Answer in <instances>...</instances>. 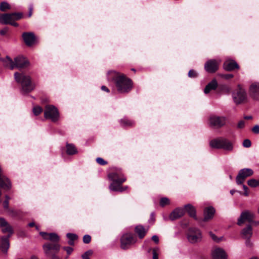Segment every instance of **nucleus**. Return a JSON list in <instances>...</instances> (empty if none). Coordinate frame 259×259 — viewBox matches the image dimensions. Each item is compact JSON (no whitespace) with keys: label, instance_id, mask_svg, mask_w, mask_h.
I'll list each match as a JSON object with an SVG mask.
<instances>
[{"label":"nucleus","instance_id":"obj_1","mask_svg":"<svg viewBox=\"0 0 259 259\" xmlns=\"http://www.w3.org/2000/svg\"><path fill=\"white\" fill-rule=\"evenodd\" d=\"M108 78L115 81L117 91L121 94L129 92L133 88L131 79L126 77L124 74L115 71L108 72Z\"/></svg>","mask_w":259,"mask_h":259},{"label":"nucleus","instance_id":"obj_2","mask_svg":"<svg viewBox=\"0 0 259 259\" xmlns=\"http://www.w3.org/2000/svg\"><path fill=\"white\" fill-rule=\"evenodd\" d=\"M14 78L16 81L21 85L22 94H28L34 90L35 84L32 81L30 76L24 73L15 72Z\"/></svg>","mask_w":259,"mask_h":259},{"label":"nucleus","instance_id":"obj_3","mask_svg":"<svg viewBox=\"0 0 259 259\" xmlns=\"http://www.w3.org/2000/svg\"><path fill=\"white\" fill-rule=\"evenodd\" d=\"M209 145L211 148L222 149L228 152L232 151L234 148L233 144L231 141L222 137L211 140Z\"/></svg>","mask_w":259,"mask_h":259},{"label":"nucleus","instance_id":"obj_4","mask_svg":"<svg viewBox=\"0 0 259 259\" xmlns=\"http://www.w3.org/2000/svg\"><path fill=\"white\" fill-rule=\"evenodd\" d=\"M202 238L200 230L196 228H191L187 233V239L191 243L201 241Z\"/></svg>","mask_w":259,"mask_h":259},{"label":"nucleus","instance_id":"obj_5","mask_svg":"<svg viewBox=\"0 0 259 259\" xmlns=\"http://www.w3.org/2000/svg\"><path fill=\"white\" fill-rule=\"evenodd\" d=\"M44 116L46 119H49L54 122L57 121L59 117L58 109L52 105L46 106Z\"/></svg>","mask_w":259,"mask_h":259},{"label":"nucleus","instance_id":"obj_6","mask_svg":"<svg viewBox=\"0 0 259 259\" xmlns=\"http://www.w3.org/2000/svg\"><path fill=\"white\" fill-rule=\"evenodd\" d=\"M227 118L225 116H219L215 115H210L208 119L209 125L217 128H220L226 124Z\"/></svg>","mask_w":259,"mask_h":259},{"label":"nucleus","instance_id":"obj_7","mask_svg":"<svg viewBox=\"0 0 259 259\" xmlns=\"http://www.w3.org/2000/svg\"><path fill=\"white\" fill-rule=\"evenodd\" d=\"M137 238L132 233H125L124 234L120 239L121 247L122 249H126L129 247L136 243Z\"/></svg>","mask_w":259,"mask_h":259},{"label":"nucleus","instance_id":"obj_8","mask_svg":"<svg viewBox=\"0 0 259 259\" xmlns=\"http://www.w3.org/2000/svg\"><path fill=\"white\" fill-rule=\"evenodd\" d=\"M232 98L236 104H241L246 99V92L240 85H238L237 89L232 93Z\"/></svg>","mask_w":259,"mask_h":259},{"label":"nucleus","instance_id":"obj_9","mask_svg":"<svg viewBox=\"0 0 259 259\" xmlns=\"http://www.w3.org/2000/svg\"><path fill=\"white\" fill-rule=\"evenodd\" d=\"M22 17L21 13L4 14L0 15V23L3 24H10L12 21L20 19Z\"/></svg>","mask_w":259,"mask_h":259},{"label":"nucleus","instance_id":"obj_10","mask_svg":"<svg viewBox=\"0 0 259 259\" xmlns=\"http://www.w3.org/2000/svg\"><path fill=\"white\" fill-rule=\"evenodd\" d=\"M253 174L252 169L251 168H243L239 170L238 175L236 178V181L237 185H241L246 178L252 176Z\"/></svg>","mask_w":259,"mask_h":259},{"label":"nucleus","instance_id":"obj_11","mask_svg":"<svg viewBox=\"0 0 259 259\" xmlns=\"http://www.w3.org/2000/svg\"><path fill=\"white\" fill-rule=\"evenodd\" d=\"M254 218V214L253 212L249 210H245L241 213L240 217L238 219L237 224L239 226H241L246 221L249 223L252 222Z\"/></svg>","mask_w":259,"mask_h":259},{"label":"nucleus","instance_id":"obj_12","mask_svg":"<svg viewBox=\"0 0 259 259\" xmlns=\"http://www.w3.org/2000/svg\"><path fill=\"white\" fill-rule=\"evenodd\" d=\"M221 60H209L204 64L205 71L209 73H214L218 70Z\"/></svg>","mask_w":259,"mask_h":259},{"label":"nucleus","instance_id":"obj_13","mask_svg":"<svg viewBox=\"0 0 259 259\" xmlns=\"http://www.w3.org/2000/svg\"><path fill=\"white\" fill-rule=\"evenodd\" d=\"M212 259H227L228 255L225 250L220 247L212 249L211 252Z\"/></svg>","mask_w":259,"mask_h":259},{"label":"nucleus","instance_id":"obj_14","mask_svg":"<svg viewBox=\"0 0 259 259\" xmlns=\"http://www.w3.org/2000/svg\"><path fill=\"white\" fill-rule=\"evenodd\" d=\"M249 93L254 100L259 101V82L252 83L250 85Z\"/></svg>","mask_w":259,"mask_h":259},{"label":"nucleus","instance_id":"obj_15","mask_svg":"<svg viewBox=\"0 0 259 259\" xmlns=\"http://www.w3.org/2000/svg\"><path fill=\"white\" fill-rule=\"evenodd\" d=\"M108 178L113 182L121 184L125 181L126 179L120 172H113L108 175Z\"/></svg>","mask_w":259,"mask_h":259},{"label":"nucleus","instance_id":"obj_16","mask_svg":"<svg viewBox=\"0 0 259 259\" xmlns=\"http://www.w3.org/2000/svg\"><path fill=\"white\" fill-rule=\"evenodd\" d=\"M25 44L28 46H31L34 44L35 37L33 32H24L22 35Z\"/></svg>","mask_w":259,"mask_h":259},{"label":"nucleus","instance_id":"obj_17","mask_svg":"<svg viewBox=\"0 0 259 259\" xmlns=\"http://www.w3.org/2000/svg\"><path fill=\"white\" fill-rule=\"evenodd\" d=\"M44 252L47 255H51V250H54L58 251L60 249V245L57 243H47L43 245Z\"/></svg>","mask_w":259,"mask_h":259},{"label":"nucleus","instance_id":"obj_18","mask_svg":"<svg viewBox=\"0 0 259 259\" xmlns=\"http://www.w3.org/2000/svg\"><path fill=\"white\" fill-rule=\"evenodd\" d=\"M15 68H22L29 65L28 61L21 56L16 57L14 59Z\"/></svg>","mask_w":259,"mask_h":259},{"label":"nucleus","instance_id":"obj_19","mask_svg":"<svg viewBox=\"0 0 259 259\" xmlns=\"http://www.w3.org/2000/svg\"><path fill=\"white\" fill-rule=\"evenodd\" d=\"M0 227L3 233H8L9 236L13 233V230L11 226H10L5 219L0 218Z\"/></svg>","mask_w":259,"mask_h":259},{"label":"nucleus","instance_id":"obj_20","mask_svg":"<svg viewBox=\"0 0 259 259\" xmlns=\"http://www.w3.org/2000/svg\"><path fill=\"white\" fill-rule=\"evenodd\" d=\"M185 209L183 208H177L173 210L169 215V219L174 221L179 219L185 214Z\"/></svg>","mask_w":259,"mask_h":259},{"label":"nucleus","instance_id":"obj_21","mask_svg":"<svg viewBox=\"0 0 259 259\" xmlns=\"http://www.w3.org/2000/svg\"><path fill=\"white\" fill-rule=\"evenodd\" d=\"M40 235L45 240H49L53 242H58L59 240V236L55 233H47L44 232H40Z\"/></svg>","mask_w":259,"mask_h":259},{"label":"nucleus","instance_id":"obj_22","mask_svg":"<svg viewBox=\"0 0 259 259\" xmlns=\"http://www.w3.org/2000/svg\"><path fill=\"white\" fill-rule=\"evenodd\" d=\"M238 68V64L232 60H227L224 63V68L227 71H231Z\"/></svg>","mask_w":259,"mask_h":259},{"label":"nucleus","instance_id":"obj_23","mask_svg":"<svg viewBox=\"0 0 259 259\" xmlns=\"http://www.w3.org/2000/svg\"><path fill=\"white\" fill-rule=\"evenodd\" d=\"M215 213V209L213 207L210 206L206 208L204 210L203 221L206 222L211 219Z\"/></svg>","mask_w":259,"mask_h":259},{"label":"nucleus","instance_id":"obj_24","mask_svg":"<svg viewBox=\"0 0 259 259\" xmlns=\"http://www.w3.org/2000/svg\"><path fill=\"white\" fill-rule=\"evenodd\" d=\"M218 87V83L215 79H213L209 82L204 89V93L205 94L209 93L211 91L215 90Z\"/></svg>","mask_w":259,"mask_h":259},{"label":"nucleus","instance_id":"obj_25","mask_svg":"<svg viewBox=\"0 0 259 259\" xmlns=\"http://www.w3.org/2000/svg\"><path fill=\"white\" fill-rule=\"evenodd\" d=\"M10 236L9 235L8 237H4L2 238L1 244H0V247L2 249L4 253H7L8 249L9 248L10 244H9V237Z\"/></svg>","mask_w":259,"mask_h":259},{"label":"nucleus","instance_id":"obj_26","mask_svg":"<svg viewBox=\"0 0 259 259\" xmlns=\"http://www.w3.org/2000/svg\"><path fill=\"white\" fill-rule=\"evenodd\" d=\"M243 237L246 239H249L252 235V228L250 225L247 226L241 232Z\"/></svg>","mask_w":259,"mask_h":259},{"label":"nucleus","instance_id":"obj_27","mask_svg":"<svg viewBox=\"0 0 259 259\" xmlns=\"http://www.w3.org/2000/svg\"><path fill=\"white\" fill-rule=\"evenodd\" d=\"M135 231L140 239H142L145 236L147 230L142 225H138L135 227Z\"/></svg>","mask_w":259,"mask_h":259},{"label":"nucleus","instance_id":"obj_28","mask_svg":"<svg viewBox=\"0 0 259 259\" xmlns=\"http://www.w3.org/2000/svg\"><path fill=\"white\" fill-rule=\"evenodd\" d=\"M121 184H118L115 182H113L109 186V189L111 191H119L122 192L127 189V187H122Z\"/></svg>","mask_w":259,"mask_h":259},{"label":"nucleus","instance_id":"obj_29","mask_svg":"<svg viewBox=\"0 0 259 259\" xmlns=\"http://www.w3.org/2000/svg\"><path fill=\"white\" fill-rule=\"evenodd\" d=\"M184 209L185 211L186 210L188 213L190 217L194 218L195 220H197L195 209L191 204H188L185 205Z\"/></svg>","mask_w":259,"mask_h":259},{"label":"nucleus","instance_id":"obj_30","mask_svg":"<svg viewBox=\"0 0 259 259\" xmlns=\"http://www.w3.org/2000/svg\"><path fill=\"white\" fill-rule=\"evenodd\" d=\"M5 66L13 69L15 68L14 61L9 56H7L5 59L3 60Z\"/></svg>","mask_w":259,"mask_h":259},{"label":"nucleus","instance_id":"obj_31","mask_svg":"<svg viewBox=\"0 0 259 259\" xmlns=\"http://www.w3.org/2000/svg\"><path fill=\"white\" fill-rule=\"evenodd\" d=\"M77 152L75 147L71 144H66V153L68 155H73Z\"/></svg>","mask_w":259,"mask_h":259},{"label":"nucleus","instance_id":"obj_32","mask_svg":"<svg viewBox=\"0 0 259 259\" xmlns=\"http://www.w3.org/2000/svg\"><path fill=\"white\" fill-rule=\"evenodd\" d=\"M66 236L69 239L68 244L70 245H73L74 241L77 239V236L75 234L67 233Z\"/></svg>","mask_w":259,"mask_h":259},{"label":"nucleus","instance_id":"obj_33","mask_svg":"<svg viewBox=\"0 0 259 259\" xmlns=\"http://www.w3.org/2000/svg\"><path fill=\"white\" fill-rule=\"evenodd\" d=\"M8 212L9 215L13 218L18 217L21 215V211L19 210L9 209Z\"/></svg>","mask_w":259,"mask_h":259},{"label":"nucleus","instance_id":"obj_34","mask_svg":"<svg viewBox=\"0 0 259 259\" xmlns=\"http://www.w3.org/2000/svg\"><path fill=\"white\" fill-rule=\"evenodd\" d=\"M248 185L251 187H256L259 186V180L257 181L252 179L247 181Z\"/></svg>","mask_w":259,"mask_h":259},{"label":"nucleus","instance_id":"obj_35","mask_svg":"<svg viewBox=\"0 0 259 259\" xmlns=\"http://www.w3.org/2000/svg\"><path fill=\"white\" fill-rule=\"evenodd\" d=\"M120 124L123 126H132L133 124V122L127 119L124 118L121 119Z\"/></svg>","mask_w":259,"mask_h":259},{"label":"nucleus","instance_id":"obj_36","mask_svg":"<svg viewBox=\"0 0 259 259\" xmlns=\"http://www.w3.org/2000/svg\"><path fill=\"white\" fill-rule=\"evenodd\" d=\"M10 9V6L9 4L5 2L1 3L0 5V10L2 11H5L8 9Z\"/></svg>","mask_w":259,"mask_h":259},{"label":"nucleus","instance_id":"obj_37","mask_svg":"<svg viewBox=\"0 0 259 259\" xmlns=\"http://www.w3.org/2000/svg\"><path fill=\"white\" fill-rule=\"evenodd\" d=\"M42 111V109L39 106H34L33 108V114L37 116Z\"/></svg>","mask_w":259,"mask_h":259},{"label":"nucleus","instance_id":"obj_38","mask_svg":"<svg viewBox=\"0 0 259 259\" xmlns=\"http://www.w3.org/2000/svg\"><path fill=\"white\" fill-rule=\"evenodd\" d=\"M169 203V200L166 197L162 198L160 201V206L163 207L165 205L168 204Z\"/></svg>","mask_w":259,"mask_h":259},{"label":"nucleus","instance_id":"obj_39","mask_svg":"<svg viewBox=\"0 0 259 259\" xmlns=\"http://www.w3.org/2000/svg\"><path fill=\"white\" fill-rule=\"evenodd\" d=\"M93 254V251L89 250L85 252L81 256L82 259H90V256Z\"/></svg>","mask_w":259,"mask_h":259},{"label":"nucleus","instance_id":"obj_40","mask_svg":"<svg viewBox=\"0 0 259 259\" xmlns=\"http://www.w3.org/2000/svg\"><path fill=\"white\" fill-rule=\"evenodd\" d=\"M159 248H154L152 249L153 258L158 259Z\"/></svg>","mask_w":259,"mask_h":259},{"label":"nucleus","instance_id":"obj_41","mask_svg":"<svg viewBox=\"0 0 259 259\" xmlns=\"http://www.w3.org/2000/svg\"><path fill=\"white\" fill-rule=\"evenodd\" d=\"M188 76L190 78H196L198 76V74L195 70L191 69L188 72Z\"/></svg>","mask_w":259,"mask_h":259},{"label":"nucleus","instance_id":"obj_42","mask_svg":"<svg viewBox=\"0 0 259 259\" xmlns=\"http://www.w3.org/2000/svg\"><path fill=\"white\" fill-rule=\"evenodd\" d=\"M91 240V237L89 235H85L83 237V242L85 244L89 243Z\"/></svg>","mask_w":259,"mask_h":259},{"label":"nucleus","instance_id":"obj_43","mask_svg":"<svg viewBox=\"0 0 259 259\" xmlns=\"http://www.w3.org/2000/svg\"><path fill=\"white\" fill-rule=\"evenodd\" d=\"M97 163L100 165H104L107 164V162L105 161L102 158L98 157L96 159Z\"/></svg>","mask_w":259,"mask_h":259},{"label":"nucleus","instance_id":"obj_44","mask_svg":"<svg viewBox=\"0 0 259 259\" xmlns=\"http://www.w3.org/2000/svg\"><path fill=\"white\" fill-rule=\"evenodd\" d=\"M219 88L221 91H226L227 93H229L230 91V88L226 85L223 84L219 87Z\"/></svg>","mask_w":259,"mask_h":259},{"label":"nucleus","instance_id":"obj_45","mask_svg":"<svg viewBox=\"0 0 259 259\" xmlns=\"http://www.w3.org/2000/svg\"><path fill=\"white\" fill-rule=\"evenodd\" d=\"M243 146L246 148H249L251 146V142L248 139L244 140L243 142Z\"/></svg>","mask_w":259,"mask_h":259},{"label":"nucleus","instance_id":"obj_46","mask_svg":"<svg viewBox=\"0 0 259 259\" xmlns=\"http://www.w3.org/2000/svg\"><path fill=\"white\" fill-rule=\"evenodd\" d=\"M221 76L226 79H229L233 77V75L232 74H227L221 75Z\"/></svg>","mask_w":259,"mask_h":259},{"label":"nucleus","instance_id":"obj_47","mask_svg":"<svg viewBox=\"0 0 259 259\" xmlns=\"http://www.w3.org/2000/svg\"><path fill=\"white\" fill-rule=\"evenodd\" d=\"M63 249L66 251L68 254H70L73 251V248L71 247H64Z\"/></svg>","mask_w":259,"mask_h":259},{"label":"nucleus","instance_id":"obj_48","mask_svg":"<svg viewBox=\"0 0 259 259\" xmlns=\"http://www.w3.org/2000/svg\"><path fill=\"white\" fill-rule=\"evenodd\" d=\"M252 132L255 134H259V125H255L252 129Z\"/></svg>","mask_w":259,"mask_h":259},{"label":"nucleus","instance_id":"obj_49","mask_svg":"<svg viewBox=\"0 0 259 259\" xmlns=\"http://www.w3.org/2000/svg\"><path fill=\"white\" fill-rule=\"evenodd\" d=\"M8 30L9 29L8 27H5L4 29H2L1 30H0L1 35H5L8 31Z\"/></svg>","mask_w":259,"mask_h":259},{"label":"nucleus","instance_id":"obj_50","mask_svg":"<svg viewBox=\"0 0 259 259\" xmlns=\"http://www.w3.org/2000/svg\"><path fill=\"white\" fill-rule=\"evenodd\" d=\"M245 122L243 120L240 121L237 125L238 128H242L244 126Z\"/></svg>","mask_w":259,"mask_h":259},{"label":"nucleus","instance_id":"obj_51","mask_svg":"<svg viewBox=\"0 0 259 259\" xmlns=\"http://www.w3.org/2000/svg\"><path fill=\"white\" fill-rule=\"evenodd\" d=\"M209 234H210V235L211 238L213 240L218 241V242H219V241H220L221 240V239H218L217 236L213 233H212V232H210Z\"/></svg>","mask_w":259,"mask_h":259},{"label":"nucleus","instance_id":"obj_52","mask_svg":"<svg viewBox=\"0 0 259 259\" xmlns=\"http://www.w3.org/2000/svg\"><path fill=\"white\" fill-rule=\"evenodd\" d=\"M242 187H243V189L244 191V195L245 196H248V188L247 187L244 185H242Z\"/></svg>","mask_w":259,"mask_h":259},{"label":"nucleus","instance_id":"obj_53","mask_svg":"<svg viewBox=\"0 0 259 259\" xmlns=\"http://www.w3.org/2000/svg\"><path fill=\"white\" fill-rule=\"evenodd\" d=\"M152 239L153 241H154L156 243H158L159 242V238L157 236L153 235L152 237Z\"/></svg>","mask_w":259,"mask_h":259},{"label":"nucleus","instance_id":"obj_54","mask_svg":"<svg viewBox=\"0 0 259 259\" xmlns=\"http://www.w3.org/2000/svg\"><path fill=\"white\" fill-rule=\"evenodd\" d=\"M4 207L6 209L9 208V202L8 200H5L4 202Z\"/></svg>","mask_w":259,"mask_h":259},{"label":"nucleus","instance_id":"obj_55","mask_svg":"<svg viewBox=\"0 0 259 259\" xmlns=\"http://www.w3.org/2000/svg\"><path fill=\"white\" fill-rule=\"evenodd\" d=\"M101 89L103 90V91H106L107 92H109V89L105 85H103L101 87Z\"/></svg>","mask_w":259,"mask_h":259},{"label":"nucleus","instance_id":"obj_56","mask_svg":"<svg viewBox=\"0 0 259 259\" xmlns=\"http://www.w3.org/2000/svg\"><path fill=\"white\" fill-rule=\"evenodd\" d=\"M32 8L31 7H30L29 8V14H28V17H30L32 15Z\"/></svg>","mask_w":259,"mask_h":259},{"label":"nucleus","instance_id":"obj_57","mask_svg":"<svg viewBox=\"0 0 259 259\" xmlns=\"http://www.w3.org/2000/svg\"><path fill=\"white\" fill-rule=\"evenodd\" d=\"M10 24H11L12 25L14 26H18V23L15 22L14 21H12V22L10 23Z\"/></svg>","mask_w":259,"mask_h":259},{"label":"nucleus","instance_id":"obj_58","mask_svg":"<svg viewBox=\"0 0 259 259\" xmlns=\"http://www.w3.org/2000/svg\"><path fill=\"white\" fill-rule=\"evenodd\" d=\"M35 224L33 222H31L28 224V226L30 227H32L33 226H35Z\"/></svg>","mask_w":259,"mask_h":259},{"label":"nucleus","instance_id":"obj_59","mask_svg":"<svg viewBox=\"0 0 259 259\" xmlns=\"http://www.w3.org/2000/svg\"><path fill=\"white\" fill-rule=\"evenodd\" d=\"M250 223H252L253 224H254L255 225L257 226L259 225V221H253L252 222H251Z\"/></svg>","mask_w":259,"mask_h":259},{"label":"nucleus","instance_id":"obj_60","mask_svg":"<svg viewBox=\"0 0 259 259\" xmlns=\"http://www.w3.org/2000/svg\"><path fill=\"white\" fill-rule=\"evenodd\" d=\"M150 220L151 221H152L153 222L154 221V213H152L151 214V218H150Z\"/></svg>","mask_w":259,"mask_h":259},{"label":"nucleus","instance_id":"obj_61","mask_svg":"<svg viewBox=\"0 0 259 259\" xmlns=\"http://www.w3.org/2000/svg\"><path fill=\"white\" fill-rule=\"evenodd\" d=\"M52 259H60L58 256L55 255H52Z\"/></svg>","mask_w":259,"mask_h":259},{"label":"nucleus","instance_id":"obj_62","mask_svg":"<svg viewBox=\"0 0 259 259\" xmlns=\"http://www.w3.org/2000/svg\"><path fill=\"white\" fill-rule=\"evenodd\" d=\"M235 192V190H231L230 191V193L232 194V195H233V194Z\"/></svg>","mask_w":259,"mask_h":259},{"label":"nucleus","instance_id":"obj_63","mask_svg":"<svg viewBox=\"0 0 259 259\" xmlns=\"http://www.w3.org/2000/svg\"><path fill=\"white\" fill-rule=\"evenodd\" d=\"M245 118L247 119H249L251 118V116H246Z\"/></svg>","mask_w":259,"mask_h":259},{"label":"nucleus","instance_id":"obj_64","mask_svg":"<svg viewBox=\"0 0 259 259\" xmlns=\"http://www.w3.org/2000/svg\"><path fill=\"white\" fill-rule=\"evenodd\" d=\"M9 199H10V197L8 195H6V200H8L9 201Z\"/></svg>","mask_w":259,"mask_h":259}]
</instances>
